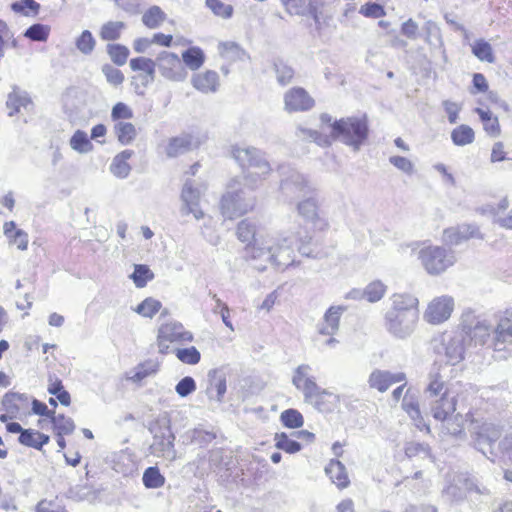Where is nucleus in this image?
Listing matches in <instances>:
<instances>
[{"instance_id": "1", "label": "nucleus", "mask_w": 512, "mask_h": 512, "mask_svg": "<svg viewBox=\"0 0 512 512\" xmlns=\"http://www.w3.org/2000/svg\"><path fill=\"white\" fill-rule=\"evenodd\" d=\"M425 400L429 402L432 416L444 423L446 432L459 436L463 432L464 422L471 416L470 408L449 396L445 382L439 373L429 374V383L424 390Z\"/></svg>"}, {"instance_id": "2", "label": "nucleus", "mask_w": 512, "mask_h": 512, "mask_svg": "<svg viewBox=\"0 0 512 512\" xmlns=\"http://www.w3.org/2000/svg\"><path fill=\"white\" fill-rule=\"evenodd\" d=\"M390 301L383 326L393 338L406 340L413 335L419 321L418 299L408 293H395Z\"/></svg>"}, {"instance_id": "3", "label": "nucleus", "mask_w": 512, "mask_h": 512, "mask_svg": "<svg viewBox=\"0 0 512 512\" xmlns=\"http://www.w3.org/2000/svg\"><path fill=\"white\" fill-rule=\"evenodd\" d=\"M294 243L293 237L283 235L255 240L253 244L246 246V257L262 261L263 264L257 266L260 271L266 269L267 263L283 270L294 262Z\"/></svg>"}, {"instance_id": "4", "label": "nucleus", "mask_w": 512, "mask_h": 512, "mask_svg": "<svg viewBox=\"0 0 512 512\" xmlns=\"http://www.w3.org/2000/svg\"><path fill=\"white\" fill-rule=\"evenodd\" d=\"M330 126V136L334 140H339L343 144L352 147L354 151L360 150L369 135V124L366 114L334 120Z\"/></svg>"}, {"instance_id": "5", "label": "nucleus", "mask_w": 512, "mask_h": 512, "mask_svg": "<svg viewBox=\"0 0 512 512\" xmlns=\"http://www.w3.org/2000/svg\"><path fill=\"white\" fill-rule=\"evenodd\" d=\"M311 370L308 364L299 365L294 370L292 384L296 389L302 391L305 402L312 404L320 412L331 411L332 405L328 404L327 397L335 396L318 386L315 377L310 375Z\"/></svg>"}, {"instance_id": "6", "label": "nucleus", "mask_w": 512, "mask_h": 512, "mask_svg": "<svg viewBox=\"0 0 512 512\" xmlns=\"http://www.w3.org/2000/svg\"><path fill=\"white\" fill-rule=\"evenodd\" d=\"M460 327L464 338H469L475 346L487 345L494 349L492 339L496 325L492 326L486 319L476 315L473 310L466 309L463 311L460 318Z\"/></svg>"}, {"instance_id": "7", "label": "nucleus", "mask_w": 512, "mask_h": 512, "mask_svg": "<svg viewBox=\"0 0 512 512\" xmlns=\"http://www.w3.org/2000/svg\"><path fill=\"white\" fill-rule=\"evenodd\" d=\"M149 431L153 434V442L150 445L151 453L169 461L175 460V436L171 431L169 419L161 417L152 421L149 424Z\"/></svg>"}, {"instance_id": "8", "label": "nucleus", "mask_w": 512, "mask_h": 512, "mask_svg": "<svg viewBox=\"0 0 512 512\" xmlns=\"http://www.w3.org/2000/svg\"><path fill=\"white\" fill-rule=\"evenodd\" d=\"M418 259L425 271L432 276L442 274L456 262L452 249L433 245L421 248L418 251Z\"/></svg>"}, {"instance_id": "9", "label": "nucleus", "mask_w": 512, "mask_h": 512, "mask_svg": "<svg viewBox=\"0 0 512 512\" xmlns=\"http://www.w3.org/2000/svg\"><path fill=\"white\" fill-rule=\"evenodd\" d=\"M279 172L281 176L280 191L287 200H299L315 192L308 179L292 167L281 165Z\"/></svg>"}, {"instance_id": "10", "label": "nucleus", "mask_w": 512, "mask_h": 512, "mask_svg": "<svg viewBox=\"0 0 512 512\" xmlns=\"http://www.w3.org/2000/svg\"><path fill=\"white\" fill-rule=\"evenodd\" d=\"M255 205L253 197H247L245 191H228L220 202L221 214L226 219H235L252 210Z\"/></svg>"}, {"instance_id": "11", "label": "nucleus", "mask_w": 512, "mask_h": 512, "mask_svg": "<svg viewBox=\"0 0 512 512\" xmlns=\"http://www.w3.org/2000/svg\"><path fill=\"white\" fill-rule=\"evenodd\" d=\"M193 339V334L178 321L163 323L158 328L157 345L161 354L168 352V343H186L192 342Z\"/></svg>"}, {"instance_id": "12", "label": "nucleus", "mask_w": 512, "mask_h": 512, "mask_svg": "<svg viewBox=\"0 0 512 512\" xmlns=\"http://www.w3.org/2000/svg\"><path fill=\"white\" fill-rule=\"evenodd\" d=\"M235 161L244 168H255L261 175H268L271 171L269 162L264 153L255 147L235 146L231 151Z\"/></svg>"}, {"instance_id": "13", "label": "nucleus", "mask_w": 512, "mask_h": 512, "mask_svg": "<svg viewBox=\"0 0 512 512\" xmlns=\"http://www.w3.org/2000/svg\"><path fill=\"white\" fill-rule=\"evenodd\" d=\"M462 333L446 332L440 336V342L435 349L443 354L450 365H456L464 359L465 346Z\"/></svg>"}, {"instance_id": "14", "label": "nucleus", "mask_w": 512, "mask_h": 512, "mask_svg": "<svg viewBox=\"0 0 512 512\" xmlns=\"http://www.w3.org/2000/svg\"><path fill=\"white\" fill-rule=\"evenodd\" d=\"M157 67L161 75L171 81H183L187 71L175 53L163 51L157 56Z\"/></svg>"}, {"instance_id": "15", "label": "nucleus", "mask_w": 512, "mask_h": 512, "mask_svg": "<svg viewBox=\"0 0 512 512\" xmlns=\"http://www.w3.org/2000/svg\"><path fill=\"white\" fill-rule=\"evenodd\" d=\"M454 310V299L449 295L434 298L424 312V320L437 325L447 321Z\"/></svg>"}, {"instance_id": "16", "label": "nucleus", "mask_w": 512, "mask_h": 512, "mask_svg": "<svg viewBox=\"0 0 512 512\" xmlns=\"http://www.w3.org/2000/svg\"><path fill=\"white\" fill-rule=\"evenodd\" d=\"M495 351L512 349V308L506 310L498 319L492 339Z\"/></svg>"}, {"instance_id": "17", "label": "nucleus", "mask_w": 512, "mask_h": 512, "mask_svg": "<svg viewBox=\"0 0 512 512\" xmlns=\"http://www.w3.org/2000/svg\"><path fill=\"white\" fill-rule=\"evenodd\" d=\"M315 106V100L302 87H293L284 94V109L289 112H305Z\"/></svg>"}, {"instance_id": "18", "label": "nucleus", "mask_w": 512, "mask_h": 512, "mask_svg": "<svg viewBox=\"0 0 512 512\" xmlns=\"http://www.w3.org/2000/svg\"><path fill=\"white\" fill-rule=\"evenodd\" d=\"M406 379L403 372L392 373L387 370L375 369L368 378L370 388L379 392H386L393 384L402 382Z\"/></svg>"}, {"instance_id": "19", "label": "nucleus", "mask_w": 512, "mask_h": 512, "mask_svg": "<svg viewBox=\"0 0 512 512\" xmlns=\"http://www.w3.org/2000/svg\"><path fill=\"white\" fill-rule=\"evenodd\" d=\"M470 238H481L479 229L472 224H463L443 231V242L455 246Z\"/></svg>"}, {"instance_id": "20", "label": "nucleus", "mask_w": 512, "mask_h": 512, "mask_svg": "<svg viewBox=\"0 0 512 512\" xmlns=\"http://www.w3.org/2000/svg\"><path fill=\"white\" fill-rule=\"evenodd\" d=\"M198 145L199 143L194 140L191 134L184 133L170 138L165 151L169 158H175L192 151Z\"/></svg>"}, {"instance_id": "21", "label": "nucleus", "mask_w": 512, "mask_h": 512, "mask_svg": "<svg viewBox=\"0 0 512 512\" xmlns=\"http://www.w3.org/2000/svg\"><path fill=\"white\" fill-rule=\"evenodd\" d=\"M297 204L298 214L303 217L306 221L313 222L318 225L319 229H323L328 224L325 220L321 219L318 215V201L313 194H310Z\"/></svg>"}, {"instance_id": "22", "label": "nucleus", "mask_w": 512, "mask_h": 512, "mask_svg": "<svg viewBox=\"0 0 512 512\" xmlns=\"http://www.w3.org/2000/svg\"><path fill=\"white\" fill-rule=\"evenodd\" d=\"M33 106V102L29 94L25 90H21L18 86L13 85L12 91L8 94L6 100V107L8 109V116L12 117L20 113L21 108L29 110Z\"/></svg>"}, {"instance_id": "23", "label": "nucleus", "mask_w": 512, "mask_h": 512, "mask_svg": "<svg viewBox=\"0 0 512 512\" xmlns=\"http://www.w3.org/2000/svg\"><path fill=\"white\" fill-rule=\"evenodd\" d=\"M345 310L344 306H331L324 314L323 323L318 325V332L322 335H334L339 329L340 318Z\"/></svg>"}, {"instance_id": "24", "label": "nucleus", "mask_w": 512, "mask_h": 512, "mask_svg": "<svg viewBox=\"0 0 512 512\" xmlns=\"http://www.w3.org/2000/svg\"><path fill=\"white\" fill-rule=\"evenodd\" d=\"M209 387L207 394L210 399H216L222 402L227 390L226 377L218 369H212L208 372Z\"/></svg>"}, {"instance_id": "25", "label": "nucleus", "mask_w": 512, "mask_h": 512, "mask_svg": "<svg viewBox=\"0 0 512 512\" xmlns=\"http://www.w3.org/2000/svg\"><path fill=\"white\" fill-rule=\"evenodd\" d=\"M5 411L19 415L29 406V396L25 393L7 392L2 398Z\"/></svg>"}, {"instance_id": "26", "label": "nucleus", "mask_w": 512, "mask_h": 512, "mask_svg": "<svg viewBox=\"0 0 512 512\" xmlns=\"http://www.w3.org/2000/svg\"><path fill=\"white\" fill-rule=\"evenodd\" d=\"M325 473L340 489L346 488L350 483L346 468L339 460L332 459L325 467Z\"/></svg>"}, {"instance_id": "27", "label": "nucleus", "mask_w": 512, "mask_h": 512, "mask_svg": "<svg viewBox=\"0 0 512 512\" xmlns=\"http://www.w3.org/2000/svg\"><path fill=\"white\" fill-rule=\"evenodd\" d=\"M219 76L215 71H206L203 74H196L192 78L193 86L203 92H216L218 87Z\"/></svg>"}, {"instance_id": "28", "label": "nucleus", "mask_w": 512, "mask_h": 512, "mask_svg": "<svg viewBox=\"0 0 512 512\" xmlns=\"http://www.w3.org/2000/svg\"><path fill=\"white\" fill-rule=\"evenodd\" d=\"M18 441L24 446L42 450L43 446L49 443L50 437L49 435L29 428L22 432V435H19Z\"/></svg>"}, {"instance_id": "29", "label": "nucleus", "mask_w": 512, "mask_h": 512, "mask_svg": "<svg viewBox=\"0 0 512 512\" xmlns=\"http://www.w3.org/2000/svg\"><path fill=\"white\" fill-rule=\"evenodd\" d=\"M402 408L410 418L416 422V426L420 427L423 422V418L421 416L417 397L410 393V389L407 390L403 397Z\"/></svg>"}, {"instance_id": "30", "label": "nucleus", "mask_w": 512, "mask_h": 512, "mask_svg": "<svg viewBox=\"0 0 512 512\" xmlns=\"http://www.w3.org/2000/svg\"><path fill=\"white\" fill-rule=\"evenodd\" d=\"M181 61L183 65L185 64L191 70H197L203 65L205 54L200 47L193 46L182 53Z\"/></svg>"}, {"instance_id": "31", "label": "nucleus", "mask_w": 512, "mask_h": 512, "mask_svg": "<svg viewBox=\"0 0 512 512\" xmlns=\"http://www.w3.org/2000/svg\"><path fill=\"white\" fill-rule=\"evenodd\" d=\"M114 133H115L118 141L122 145L131 144L137 136V131H136L135 126L130 122H124V121H119V122L115 123Z\"/></svg>"}, {"instance_id": "32", "label": "nucleus", "mask_w": 512, "mask_h": 512, "mask_svg": "<svg viewBox=\"0 0 512 512\" xmlns=\"http://www.w3.org/2000/svg\"><path fill=\"white\" fill-rule=\"evenodd\" d=\"M126 29L122 21H108L101 26L99 36L103 41H116Z\"/></svg>"}, {"instance_id": "33", "label": "nucleus", "mask_w": 512, "mask_h": 512, "mask_svg": "<svg viewBox=\"0 0 512 512\" xmlns=\"http://www.w3.org/2000/svg\"><path fill=\"white\" fill-rule=\"evenodd\" d=\"M159 370V362L157 360L148 359L135 367V372L128 379L138 383L148 376L155 374Z\"/></svg>"}, {"instance_id": "34", "label": "nucleus", "mask_w": 512, "mask_h": 512, "mask_svg": "<svg viewBox=\"0 0 512 512\" xmlns=\"http://www.w3.org/2000/svg\"><path fill=\"white\" fill-rule=\"evenodd\" d=\"M165 12L157 5L151 6L142 16L143 24L149 29H156L166 20Z\"/></svg>"}, {"instance_id": "35", "label": "nucleus", "mask_w": 512, "mask_h": 512, "mask_svg": "<svg viewBox=\"0 0 512 512\" xmlns=\"http://www.w3.org/2000/svg\"><path fill=\"white\" fill-rule=\"evenodd\" d=\"M473 55L480 61L488 63L495 62L492 46L484 39H478L471 45Z\"/></svg>"}, {"instance_id": "36", "label": "nucleus", "mask_w": 512, "mask_h": 512, "mask_svg": "<svg viewBox=\"0 0 512 512\" xmlns=\"http://www.w3.org/2000/svg\"><path fill=\"white\" fill-rule=\"evenodd\" d=\"M273 68L278 84L286 86L292 81L295 74L294 69L284 60L279 58L275 59L273 62Z\"/></svg>"}, {"instance_id": "37", "label": "nucleus", "mask_w": 512, "mask_h": 512, "mask_svg": "<svg viewBox=\"0 0 512 512\" xmlns=\"http://www.w3.org/2000/svg\"><path fill=\"white\" fill-rule=\"evenodd\" d=\"M474 139V130L465 124L456 127L451 132V140L456 146H465L471 144Z\"/></svg>"}, {"instance_id": "38", "label": "nucleus", "mask_w": 512, "mask_h": 512, "mask_svg": "<svg viewBox=\"0 0 512 512\" xmlns=\"http://www.w3.org/2000/svg\"><path fill=\"white\" fill-rule=\"evenodd\" d=\"M484 430L480 426L479 431L476 432L475 435V447L477 450L482 452L488 459L491 461H495L494 457L498 456V452L496 451L497 447H494L488 437H485Z\"/></svg>"}, {"instance_id": "39", "label": "nucleus", "mask_w": 512, "mask_h": 512, "mask_svg": "<svg viewBox=\"0 0 512 512\" xmlns=\"http://www.w3.org/2000/svg\"><path fill=\"white\" fill-rule=\"evenodd\" d=\"M50 421L53 425L55 434H66L70 435L75 430V423L70 417H66L64 414H58L54 412L51 416Z\"/></svg>"}, {"instance_id": "40", "label": "nucleus", "mask_w": 512, "mask_h": 512, "mask_svg": "<svg viewBox=\"0 0 512 512\" xmlns=\"http://www.w3.org/2000/svg\"><path fill=\"white\" fill-rule=\"evenodd\" d=\"M142 481L146 488L156 489L164 485L165 477L157 466H150L144 471Z\"/></svg>"}, {"instance_id": "41", "label": "nucleus", "mask_w": 512, "mask_h": 512, "mask_svg": "<svg viewBox=\"0 0 512 512\" xmlns=\"http://www.w3.org/2000/svg\"><path fill=\"white\" fill-rule=\"evenodd\" d=\"M69 143L71 148L78 153H88L93 149V145L90 142L87 133L83 130H76L70 138Z\"/></svg>"}, {"instance_id": "42", "label": "nucleus", "mask_w": 512, "mask_h": 512, "mask_svg": "<svg viewBox=\"0 0 512 512\" xmlns=\"http://www.w3.org/2000/svg\"><path fill=\"white\" fill-rule=\"evenodd\" d=\"M300 245L298 247L299 252L306 257L310 258H321L324 253L319 248L317 241H314L311 236L306 235L303 238H299Z\"/></svg>"}, {"instance_id": "43", "label": "nucleus", "mask_w": 512, "mask_h": 512, "mask_svg": "<svg viewBox=\"0 0 512 512\" xmlns=\"http://www.w3.org/2000/svg\"><path fill=\"white\" fill-rule=\"evenodd\" d=\"M275 447L279 450H283L286 453H296L299 452L302 448L301 444L295 440L290 438L286 433H276L275 437Z\"/></svg>"}, {"instance_id": "44", "label": "nucleus", "mask_w": 512, "mask_h": 512, "mask_svg": "<svg viewBox=\"0 0 512 512\" xmlns=\"http://www.w3.org/2000/svg\"><path fill=\"white\" fill-rule=\"evenodd\" d=\"M154 277L153 272L147 265L137 264L134 267V271L131 274L130 278L133 280L134 284L138 288H143L147 285L149 280H152Z\"/></svg>"}, {"instance_id": "45", "label": "nucleus", "mask_w": 512, "mask_h": 512, "mask_svg": "<svg viewBox=\"0 0 512 512\" xmlns=\"http://www.w3.org/2000/svg\"><path fill=\"white\" fill-rule=\"evenodd\" d=\"M282 424L291 429L300 428L304 424V418L302 414L293 408L284 410L280 415Z\"/></svg>"}, {"instance_id": "46", "label": "nucleus", "mask_w": 512, "mask_h": 512, "mask_svg": "<svg viewBox=\"0 0 512 512\" xmlns=\"http://www.w3.org/2000/svg\"><path fill=\"white\" fill-rule=\"evenodd\" d=\"M175 356L180 362L188 365H196L201 360V354L194 346L175 349Z\"/></svg>"}, {"instance_id": "47", "label": "nucleus", "mask_w": 512, "mask_h": 512, "mask_svg": "<svg viewBox=\"0 0 512 512\" xmlns=\"http://www.w3.org/2000/svg\"><path fill=\"white\" fill-rule=\"evenodd\" d=\"M385 292L386 286L380 280H375L364 288V297L368 302L374 303L381 300Z\"/></svg>"}, {"instance_id": "48", "label": "nucleus", "mask_w": 512, "mask_h": 512, "mask_svg": "<svg viewBox=\"0 0 512 512\" xmlns=\"http://www.w3.org/2000/svg\"><path fill=\"white\" fill-rule=\"evenodd\" d=\"M107 53L112 62L118 66H122L127 62L129 49L122 44H108Z\"/></svg>"}, {"instance_id": "49", "label": "nucleus", "mask_w": 512, "mask_h": 512, "mask_svg": "<svg viewBox=\"0 0 512 512\" xmlns=\"http://www.w3.org/2000/svg\"><path fill=\"white\" fill-rule=\"evenodd\" d=\"M47 391L51 395H55L57 400L64 406H69L71 403V397L67 390H65L62 381L56 378L51 381L48 385Z\"/></svg>"}, {"instance_id": "50", "label": "nucleus", "mask_w": 512, "mask_h": 512, "mask_svg": "<svg viewBox=\"0 0 512 512\" xmlns=\"http://www.w3.org/2000/svg\"><path fill=\"white\" fill-rule=\"evenodd\" d=\"M162 304L160 301L148 297L144 299L135 309V312L143 317L152 318L160 311Z\"/></svg>"}, {"instance_id": "51", "label": "nucleus", "mask_w": 512, "mask_h": 512, "mask_svg": "<svg viewBox=\"0 0 512 512\" xmlns=\"http://www.w3.org/2000/svg\"><path fill=\"white\" fill-rule=\"evenodd\" d=\"M405 454L408 458L419 457L425 459L432 457L429 445L419 442H408L405 446Z\"/></svg>"}, {"instance_id": "52", "label": "nucleus", "mask_w": 512, "mask_h": 512, "mask_svg": "<svg viewBox=\"0 0 512 512\" xmlns=\"http://www.w3.org/2000/svg\"><path fill=\"white\" fill-rule=\"evenodd\" d=\"M50 28L47 25L36 23L31 25L24 32V36L32 41L43 42L49 37Z\"/></svg>"}, {"instance_id": "53", "label": "nucleus", "mask_w": 512, "mask_h": 512, "mask_svg": "<svg viewBox=\"0 0 512 512\" xmlns=\"http://www.w3.org/2000/svg\"><path fill=\"white\" fill-rule=\"evenodd\" d=\"M75 45L81 53L89 55L94 50L96 41L89 30H84L76 39Z\"/></svg>"}, {"instance_id": "54", "label": "nucleus", "mask_w": 512, "mask_h": 512, "mask_svg": "<svg viewBox=\"0 0 512 512\" xmlns=\"http://www.w3.org/2000/svg\"><path fill=\"white\" fill-rule=\"evenodd\" d=\"M181 199L184 203L183 208L198 205L200 200V191L193 187L191 181H186L182 189Z\"/></svg>"}, {"instance_id": "55", "label": "nucleus", "mask_w": 512, "mask_h": 512, "mask_svg": "<svg viewBox=\"0 0 512 512\" xmlns=\"http://www.w3.org/2000/svg\"><path fill=\"white\" fill-rule=\"evenodd\" d=\"M256 226L253 222L248 219H244L239 222L237 227V237L241 242H250L255 239Z\"/></svg>"}, {"instance_id": "56", "label": "nucleus", "mask_w": 512, "mask_h": 512, "mask_svg": "<svg viewBox=\"0 0 512 512\" xmlns=\"http://www.w3.org/2000/svg\"><path fill=\"white\" fill-rule=\"evenodd\" d=\"M11 9L16 13L28 16L30 12L37 14L40 9V4L35 0H19L11 4Z\"/></svg>"}, {"instance_id": "57", "label": "nucleus", "mask_w": 512, "mask_h": 512, "mask_svg": "<svg viewBox=\"0 0 512 512\" xmlns=\"http://www.w3.org/2000/svg\"><path fill=\"white\" fill-rule=\"evenodd\" d=\"M206 6L216 15L228 19L233 14V7L224 4L221 0H206Z\"/></svg>"}, {"instance_id": "58", "label": "nucleus", "mask_w": 512, "mask_h": 512, "mask_svg": "<svg viewBox=\"0 0 512 512\" xmlns=\"http://www.w3.org/2000/svg\"><path fill=\"white\" fill-rule=\"evenodd\" d=\"M36 512H68L66 507L58 501L57 498L55 499H42L40 500L35 508Z\"/></svg>"}, {"instance_id": "59", "label": "nucleus", "mask_w": 512, "mask_h": 512, "mask_svg": "<svg viewBox=\"0 0 512 512\" xmlns=\"http://www.w3.org/2000/svg\"><path fill=\"white\" fill-rule=\"evenodd\" d=\"M359 13L367 18H381L386 15L384 7L376 2H368L361 6Z\"/></svg>"}, {"instance_id": "60", "label": "nucleus", "mask_w": 512, "mask_h": 512, "mask_svg": "<svg viewBox=\"0 0 512 512\" xmlns=\"http://www.w3.org/2000/svg\"><path fill=\"white\" fill-rule=\"evenodd\" d=\"M133 117L132 109L123 102L116 103L111 111V119L116 123L120 120L131 119Z\"/></svg>"}, {"instance_id": "61", "label": "nucleus", "mask_w": 512, "mask_h": 512, "mask_svg": "<svg viewBox=\"0 0 512 512\" xmlns=\"http://www.w3.org/2000/svg\"><path fill=\"white\" fill-rule=\"evenodd\" d=\"M196 390V382L191 376L183 377L175 386V391L180 397H187Z\"/></svg>"}, {"instance_id": "62", "label": "nucleus", "mask_w": 512, "mask_h": 512, "mask_svg": "<svg viewBox=\"0 0 512 512\" xmlns=\"http://www.w3.org/2000/svg\"><path fill=\"white\" fill-rule=\"evenodd\" d=\"M102 72L105 75L106 80L114 86H118L124 81L123 73L118 68H115L110 64L103 65Z\"/></svg>"}, {"instance_id": "63", "label": "nucleus", "mask_w": 512, "mask_h": 512, "mask_svg": "<svg viewBox=\"0 0 512 512\" xmlns=\"http://www.w3.org/2000/svg\"><path fill=\"white\" fill-rule=\"evenodd\" d=\"M389 162L398 170L404 172L407 175L414 173V164L406 157L391 156L389 158Z\"/></svg>"}, {"instance_id": "64", "label": "nucleus", "mask_w": 512, "mask_h": 512, "mask_svg": "<svg viewBox=\"0 0 512 512\" xmlns=\"http://www.w3.org/2000/svg\"><path fill=\"white\" fill-rule=\"evenodd\" d=\"M496 451L512 461V433L507 434L497 445Z\"/></svg>"}]
</instances>
